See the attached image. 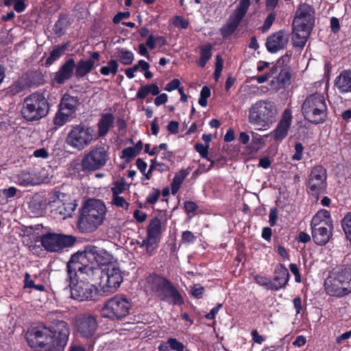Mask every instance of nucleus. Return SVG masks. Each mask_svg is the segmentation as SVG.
Wrapping results in <instances>:
<instances>
[{
	"label": "nucleus",
	"mask_w": 351,
	"mask_h": 351,
	"mask_svg": "<svg viewBox=\"0 0 351 351\" xmlns=\"http://www.w3.org/2000/svg\"><path fill=\"white\" fill-rule=\"evenodd\" d=\"M66 321L53 319L49 324H39L29 332L27 342L34 351H64L70 336Z\"/></svg>",
	"instance_id": "obj_1"
},
{
	"label": "nucleus",
	"mask_w": 351,
	"mask_h": 351,
	"mask_svg": "<svg viewBox=\"0 0 351 351\" xmlns=\"http://www.w3.org/2000/svg\"><path fill=\"white\" fill-rule=\"evenodd\" d=\"M70 260L66 263V282L70 288L71 296L78 301H91L97 295V289L90 283L95 279L90 267L74 269V265L70 268Z\"/></svg>",
	"instance_id": "obj_2"
},
{
	"label": "nucleus",
	"mask_w": 351,
	"mask_h": 351,
	"mask_svg": "<svg viewBox=\"0 0 351 351\" xmlns=\"http://www.w3.org/2000/svg\"><path fill=\"white\" fill-rule=\"evenodd\" d=\"M145 287L158 301L173 306L184 304V298L173 282L162 274L152 271L146 274Z\"/></svg>",
	"instance_id": "obj_3"
},
{
	"label": "nucleus",
	"mask_w": 351,
	"mask_h": 351,
	"mask_svg": "<svg viewBox=\"0 0 351 351\" xmlns=\"http://www.w3.org/2000/svg\"><path fill=\"white\" fill-rule=\"evenodd\" d=\"M315 21V10L307 3L298 5L292 23V42L294 47L303 49Z\"/></svg>",
	"instance_id": "obj_4"
},
{
	"label": "nucleus",
	"mask_w": 351,
	"mask_h": 351,
	"mask_svg": "<svg viewBox=\"0 0 351 351\" xmlns=\"http://www.w3.org/2000/svg\"><path fill=\"white\" fill-rule=\"evenodd\" d=\"M112 256L105 249L95 245H86L83 251H77L70 258V268L75 269L90 267L94 275L99 271V266L108 267L112 263Z\"/></svg>",
	"instance_id": "obj_5"
},
{
	"label": "nucleus",
	"mask_w": 351,
	"mask_h": 351,
	"mask_svg": "<svg viewBox=\"0 0 351 351\" xmlns=\"http://www.w3.org/2000/svg\"><path fill=\"white\" fill-rule=\"evenodd\" d=\"M106 214L104 202L99 199H89L80 209L77 227L82 232L95 231L102 224Z\"/></svg>",
	"instance_id": "obj_6"
},
{
	"label": "nucleus",
	"mask_w": 351,
	"mask_h": 351,
	"mask_svg": "<svg viewBox=\"0 0 351 351\" xmlns=\"http://www.w3.org/2000/svg\"><path fill=\"white\" fill-rule=\"evenodd\" d=\"M328 294L343 297L351 293V265H344L331 271L324 282Z\"/></svg>",
	"instance_id": "obj_7"
},
{
	"label": "nucleus",
	"mask_w": 351,
	"mask_h": 351,
	"mask_svg": "<svg viewBox=\"0 0 351 351\" xmlns=\"http://www.w3.org/2000/svg\"><path fill=\"white\" fill-rule=\"evenodd\" d=\"M49 110V102L44 94L36 92L24 99L21 112L25 121L36 122L46 117Z\"/></svg>",
	"instance_id": "obj_8"
},
{
	"label": "nucleus",
	"mask_w": 351,
	"mask_h": 351,
	"mask_svg": "<svg viewBox=\"0 0 351 351\" xmlns=\"http://www.w3.org/2000/svg\"><path fill=\"white\" fill-rule=\"evenodd\" d=\"M302 112L305 120L310 123H325L328 119V106L324 95L315 93L307 96L302 104Z\"/></svg>",
	"instance_id": "obj_9"
},
{
	"label": "nucleus",
	"mask_w": 351,
	"mask_h": 351,
	"mask_svg": "<svg viewBox=\"0 0 351 351\" xmlns=\"http://www.w3.org/2000/svg\"><path fill=\"white\" fill-rule=\"evenodd\" d=\"M277 110L274 103L267 100H260L249 108L248 121L252 125L268 128L275 121Z\"/></svg>",
	"instance_id": "obj_10"
},
{
	"label": "nucleus",
	"mask_w": 351,
	"mask_h": 351,
	"mask_svg": "<svg viewBox=\"0 0 351 351\" xmlns=\"http://www.w3.org/2000/svg\"><path fill=\"white\" fill-rule=\"evenodd\" d=\"M132 307L130 298L125 294H116L104 302L101 315L110 320H122L129 315Z\"/></svg>",
	"instance_id": "obj_11"
},
{
	"label": "nucleus",
	"mask_w": 351,
	"mask_h": 351,
	"mask_svg": "<svg viewBox=\"0 0 351 351\" xmlns=\"http://www.w3.org/2000/svg\"><path fill=\"white\" fill-rule=\"evenodd\" d=\"M99 324L96 316L80 313L73 319L74 335L88 342L94 343L98 338Z\"/></svg>",
	"instance_id": "obj_12"
},
{
	"label": "nucleus",
	"mask_w": 351,
	"mask_h": 351,
	"mask_svg": "<svg viewBox=\"0 0 351 351\" xmlns=\"http://www.w3.org/2000/svg\"><path fill=\"white\" fill-rule=\"evenodd\" d=\"M95 141H97V137L94 128L80 123L72 127L66 137L65 141L70 147L78 151H82Z\"/></svg>",
	"instance_id": "obj_13"
},
{
	"label": "nucleus",
	"mask_w": 351,
	"mask_h": 351,
	"mask_svg": "<svg viewBox=\"0 0 351 351\" xmlns=\"http://www.w3.org/2000/svg\"><path fill=\"white\" fill-rule=\"evenodd\" d=\"M165 230L162 219L158 216L150 219L147 227L146 237L141 241H136L141 247H145L146 254L152 256L159 247L162 234Z\"/></svg>",
	"instance_id": "obj_14"
},
{
	"label": "nucleus",
	"mask_w": 351,
	"mask_h": 351,
	"mask_svg": "<svg viewBox=\"0 0 351 351\" xmlns=\"http://www.w3.org/2000/svg\"><path fill=\"white\" fill-rule=\"evenodd\" d=\"M327 169L322 165L313 167L308 176L307 181H306L307 193L313 196L316 201L319 199L320 195L327 193Z\"/></svg>",
	"instance_id": "obj_15"
},
{
	"label": "nucleus",
	"mask_w": 351,
	"mask_h": 351,
	"mask_svg": "<svg viewBox=\"0 0 351 351\" xmlns=\"http://www.w3.org/2000/svg\"><path fill=\"white\" fill-rule=\"evenodd\" d=\"M108 149V146L96 145L91 147L88 152L83 155L90 173L105 167L110 159Z\"/></svg>",
	"instance_id": "obj_16"
},
{
	"label": "nucleus",
	"mask_w": 351,
	"mask_h": 351,
	"mask_svg": "<svg viewBox=\"0 0 351 351\" xmlns=\"http://www.w3.org/2000/svg\"><path fill=\"white\" fill-rule=\"evenodd\" d=\"M76 241L75 237L56 233H47L40 238L41 245L49 252H60L73 246Z\"/></svg>",
	"instance_id": "obj_17"
},
{
	"label": "nucleus",
	"mask_w": 351,
	"mask_h": 351,
	"mask_svg": "<svg viewBox=\"0 0 351 351\" xmlns=\"http://www.w3.org/2000/svg\"><path fill=\"white\" fill-rule=\"evenodd\" d=\"M123 280V273L119 267L114 265H110L103 269L101 276V284L103 289L109 292H114L121 285Z\"/></svg>",
	"instance_id": "obj_18"
},
{
	"label": "nucleus",
	"mask_w": 351,
	"mask_h": 351,
	"mask_svg": "<svg viewBox=\"0 0 351 351\" xmlns=\"http://www.w3.org/2000/svg\"><path fill=\"white\" fill-rule=\"evenodd\" d=\"M289 38V32L286 29H280L267 37L265 47L269 53H277L287 47Z\"/></svg>",
	"instance_id": "obj_19"
},
{
	"label": "nucleus",
	"mask_w": 351,
	"mask_h": 351,
	"mask_svg": "<svg viewBox=\"0 0 351 351\" xmlns=\"http://www.w3.org/2000/svg\"><path fill=\"white\" fill-rule=\"evenodd\" d=\"M75 61L73 58H69L62 62L59 70L55 73L52 82L59 85L64 84L72 78L75 74Z\"/></svg>",
	"instance_id": "obj_20"
},
{
	"label": "nucleus",
	"mask_w": 351,
	"mask_h": 351,
	"mask_svg": "<svg viewBox=\"0 0 351 351\" xmlns=\"http://www.w3.org/2000/svg\"><path fill=\"white\" fill-rule=\"evenodd\" d=\"M292 112L290 108H285L282 114V118L273 131L275 141H282L286 138L288 131L292 123Z\"/></svg>",
	"instance_id": "obj_21"
},
{
	"label": "nucleus",
	"mask_w": 351,
	"mask_h": 351,
	"mask_svg": "<svg viewBox=\"0 0 351 351\" xmlns=\"http://www.w3.org/2000/svg\"><path fill=\"white\" fill-rule=\"evenodd\" d=\"M313 241L318 245H325L332 237L333 228L327 225L311 226Z\"/></svg>",
	"instance_id": "obj_22"
},
{
	"label": "nucleus",
	"mask_w": 351,
	"mask_h": 351,
	"mask_svg": "<svg viewBox=\"0 0 351 351\" xmlns=\"http://www.w3.org/2000/svg\"><path fill=\"white\" fill-rule=\"evenodd\" d=\"M275 276L271 286L272 291H278L285 288L289 280V273L286 266L279 264L274 270Z\"/></svg>",
	"instance_id": "obj_23"
},
{
	"label": "nucleus",
	"mask_w": 351,
	"mask_h": 351,
	"mask_svg": "<svg viewBox=\"0 0 351 351\" xmlns=\"http://www.w3.org/2000/svg\"><path fill=\"white\" fill-rule=\"evenodd\" d=\"M67 171L72 178L77 179H82L90 173L83 156L82 160L73 159L69 165Z\"/></svg>",
	"instance_id": "obj_24"
},
{
	"label": "nucleus",
	"mask_w": 351,
	"mask_h": 351,
	"mask_svg": "<svg viewBox=\"0 0 351 351\" xmlns=\"http://www.w3.org/2000/svg\"><path fill=\"white\" fill-rule=\"evenodd\" d=\"M114 121V117L111 112H104L101 114V118L99 120L97 126V132L96 134L97 140L98 138H104L113 128Z\"/></svg>",
	"instance_id": "obj_25"
},
{
	"label": "nucleus",
	"mask_w": 351,
	"mask_h": 351,
	"mask_svg": "<svg viewBox=\"0 0 351 351\" xmlns=\"http://www.w3.org/2000/svg\"><path fill=\"white\" fill-rule=\"evenodd\" d=\"M335 86L341 94L351 93V70H345L335 78Z\"/></svg>",
	"instance_id": "obj_26"
},
{
	"label": "nucleus",
	"mask_w": 351,
	"mask_h": 351,
	"mask_svg": "<svg viewBox=\"0 0 351 351\" xmlns=\"http://www.w3.org/2000/svg\"><path fill=\"white\" fill-rule=\"evenodd\" d=\"M241 19L231 14L229 16L226 23L219 29V32L222 38L226 39L231 36L239 28V26L241 25Z\"/></svg>",
	"instance_id": "obj_27"
},
{
	"label": "nucleus",
	"mask_w": 351,
	"mask_h": 351,
	"mask_svg": "<svg viewBox=\"0 0 351 351\" xmlns=\"http://www.w3.org/2000/svg\"><path fill=\"white\" fill-rule=\"evenodd\" d=\"M272 80L273 83H276L279 88H285L291 84V67L290 66H285L282 69H280L278 72L274 75Z\"/></svg>",
	"instance_id": "obj_28"
},
{
	"label": "nucleus",
	"mask_w": 351,
	"mask_h": 351,
	"mask_svg": "<svg viewBox=\"0 0 351 351\" xmlns=\"http://www.w3.org/2000/svg\"><path fill=\"white\" fill-rule=\"evenodd\" d=\"M95 62L93 60H80L75 63V76L80 80L90 73L95 68Z\"/></svg>",
	"instance_id": "obj_29"
},
{
	"label": "nucleus",
	"mask_w": 351,
	"mask_h": 351,
	"mask_svg": "<svg viewBox=\"0 0 351 351\" xmlns=\"http://www.w3.org/2000/svg\"><path fill=\"white\" fill-rule=\"evenodd\" d=\"M327 225L333 228L332 219L330 211L322 209L318 210L311 221V226Z\"/></svg>",
	"instance_id": "obj_30"
},
{
	"label": "nucleus",
	"mask_w": 351,
	"mask_h": 351,
	"mask_svg": "<svg viewBox=\"0 0 351 351\" xmlns=\"http://www.w3.org/2000/svg\"><path fill=\"white\" fill-rule=\"evenodd\" d=\"M80 104V100L77 97L71 96L69 94H64L60 102L59 107L60 109L66 110L71 116L74 113L77 106Z\"/></svg>",
	"instance_id": "obj_31"
},
{
	"label": "nucleus",
	"mask_w": 351,
	"mask_h": 351,
	"mask_svg": "<svg viewBox=\"0 0 351 351\" xmlns=\"http://www.w3.org/2000/svg\"><path fill=\"white\" fill-rule=\"evenodd\" d=\"M199 58L196 60L197 64L200 68H204L207 62L213 56V45L208 43L204 45L199 46Z\"/></svg>",
	"instance_id": "obj_32"
},
{
	"label": "nucleus",
	"mask_w": 351,
	"mask_h": 351,
	"mask_svg": "<svg viewBox=\"0 0 351 351\" xmlns=\"http://www.w3.org/2000/svg\"><path fill=\"white\" fill-rule=\"evenodd\" d=\"M25 76V81L28 87L38 86L45 82V75L40 71H31L23 75Z\"/></svg>",
	"instance_id": "obj_33"
},
{
	"label": "nucleus",
	"mask_w": 351,
	"mask_h": 351,
	"mask_svg": "<svg viewBox=\"0 0 351 351\" xmlns=\"http://www.w3.org/2000/svg\"><path fill=\"white\" fill-rule=\"evenodd\" d=\"M68 44H59L53 47V50L50 52L49 57L47 58L45 65L47 68H49L56 61H57L64 53V51L66 50Z\"/></svg>",
	"instance_id": "obj_34"
},
{
	"label": "nucleus",
	"mask_w": 351,
	"mask_h": 351,
	"mask_svg": "<svg viewBox=\"0 0 351 351\" xmlns=\"http://www.w3.org/2000/svg\"><path fill=\"white\" fill-rule=\"evenodd\" d=\"M189 173V169H182L174 175L171 181V184H170V186H171L172 195H176L178 192L181 184Z\"/></svg>",
	"instance_id": "obj_35"
},
{
	"label": "nucleus",
	"mask_w": 351,
	"mask_h": 351,
	"mask_svg": "<svg viewBox=\"0 0 351 351\" xmlns=\"http://www.w3.org/2000/svg\"><path fill=\"white\" fill-rule=\"evenodd\" d=\"M119 63L117 60L110 59L107 62L106 65L102 66L99 70L102 75L108 76L110 74L116 75L119 70Z\"/></svg>",
	"instance_id": "obj_36"
},
{
	"label": "nucleus",
	"mask_w": 351,
	"mask_h": 351,
	"mask_svg": "<svg viewBox=\"0 0 351 351\" xmlns=\"http://www.w3.org/2000/svg\"><path fill=\"white\" fill-rule=\"evenodd\" d=\"M250 5V0H240L239 5L237 6L236 9L234 10L232 14L242 21V19L245 16Z\"/></svg>",
	"instance_id": "obj_37"
},
{
	"label": "nucleus",
	"mask_w": 351,
	"mask_h": 351,
	"mask_svg": "<svg viewBox=\"0 0 351 351\" xmlns=\"http://www.w3.org/2000/svg\"><path fill=\"white\" fill-rule=\"evenodd\" d=\"M16 182L23 186H34L35 179L32 175L26 171H21L16 176Z\"/></svg>",
	"instance_id": "obj_38"
},
{
	"label": "nucleus",
	"mask_w": 351,
	"mask_h": 351,
	"mask_svg": "<svg viewBox=\"0 0 351 351\" xmlns=\"http://www.w3.org/2000/svg\"><path fill=\"white\" fill-rule=\"evenodd\" d=\"M64 110L60 109L59 106V109H58L56 114L53 118V122L56 125V128L63 126L71 117L68 112H64Z\"/></svg>",
	"instance_id": "obj_39"
},
{
	"label": "nucleus",
	"mask_w": 351,
	"mask_h": 351,
	"mask_svg": "<svg viewBox=\"0 0 351 351\" xmlns=\"http://www.w3.org/2000/svg\"><path fill=\"white\" fill-rule=\"evenodd\" d=\"M341 225L346 239L351 244V212L348 213L341 219Z\"/></svg>",
	"instance_id": "obj_40"
},
{
	"label": "nucleus",
	"mask_w": 351,
	"mask_h": 351,
	"mask_svg": "<svg viewBox=\"0 0 351 351\" xmlns=\"http://www.w3.org/2000/svg\"><path fill=\"white\" fill-rule=\"evenodd\" d=\"M119 60L125 65L131 64L134 60V53L126 49H121L117 56Z\"/></svg>",
	"instance_id": "obj_41"
},
{
	"label": "nucleus",
	"mask_w": 351,
	"mask_h": 351,
	"mask_svg": "<svg viewBox=\"0 0 351 351\" xmlns=\"http://www.w3.org/2000/svg\"><path fill=\"white\" fill-rule=\"evenodd\" d=\"M77 205V204L73 202H63L61 206H59V213L65 217H71Z\"/></svg>",
	"instance_id": "obj_42"
},
{
	"label": "nucleus",
	"mask_w": 351,
	"mask_h": 351,
	"mask_svg": "<svg viewBox=\"0 0 351 351\" xmlns=\"http://www.w3.org/2000/svg\"><path fill=\"white\" fill-rule=\"evenodd\" d=\"M3 3L8 7L14 5V10L17 13L23 12L27 8L25 0H3Z\"/></svg>",
	"instance_id": "obj_43"
},
{
	"label": "nucleus",
	"mask_w": 351,
	"mask_h": 351,
	"mask_svg": "<svg viewBox=\"0 0 351 351\" xmlns=\"http://www.w3.org/2000/svg\"><path fill=\"white\" fill-rule=\"evenodd\" d=\"M291 58V53L286 52L284 56L280 57L276 62V63L273 65L271 68L272 69V72H274L276 74L280 68H283V66H289L288 63L290 61Z\"/></svg>",
	"instance_id": "obj_44"
},
{
	"label": "nucleus",
	"mask_w": 351,
	"mask_h": 351,
	"mask_svg": "<svg viewBox=\"0 0 351 351\" xmlns=\"http://www.w3.org/2000/svg\"><path fill=\"white\" fill-rule=\"evenodd\" d=\"M276 16L277 12L276 10H270V12L267 14L263 21V25L262 26L263 32H266L271 28L275 21Z\"/></svg>",
	"instance_id": "obj_45"
},
{
	"label": "nucleus",
	"mask_w": 351,
	"mask_h": 351,
	"mask_svg": "<svg viewBox=\"0 0 351 351\" xmlns=\"http://www.w3.org/2000/svg\"><path fill=\"white\" fill-rule=\"evenodd\" d=\"M126 189L125 182L123 180L113 182V186L111 188L112 197L119 196Z\"/></svg>",
	"instance_id": "obj_46"
},
{
	"label": "nucleus",
	"mask_w": 351,
	"mask_h": 351,
	"mask_svg": "<svg viewBox=\"0 0 351 351\" xmlns=\"http://www.w3.org/2000/svg\"><path fill=\"white\" fill-rule=\"evenodd\" d=\"M64 16H60L59 19L54 25L53 30L58 36H61L65 34L66 25L64 23Z\"/></svg>",
	"instance_id": "obj_47"
},
{
	"label": "nucleus",
	"mask_w": 351,
	"mask_h": 351,
	"mask_svg": "<svg viewBox=\"0 0 351 351\" xmlns=\"http://www.w3.org/2000/svg\"><path fill=\"white\" fill-rule=\"evenodd\" d=\"M295 154L291 156L292 161H300L303 158L304 147L303 145L300 143H295L294 145Z\"/></svg>",
	"instance_id": "obj_48"
},
{
	"label": "nucleus",
	"mask_w": 351,
	"mask_h": 351,
	"mask_svg": "<svg viewBox=\"0 0 351 351\" xmlns=\"http://www.w3.org/2000/svg\"><path fill=\"white\" fill-rule=\"evenodd\" d=\"M254 280L260 286L271 290V286L273 283L269 278L265 277V276H259V274H257L256 276H254Z\"/></svg>",
	"instance_id": "obj_49"
},
{
	"label": "nucleus",
	"mask_w": 351,
	"mask_h": 351,
	"mask_svg": "<svg viewBox=\"0 0 351 351\" xmlns=\"http://www.w3.org/2000/svg\"><path fill=\"white\" fill-rule=\"evenodd\" d=\"M208 149L209 145H204L199 143L195 144V150L199 153L202 158H206L208 161H213L212 159L208 157Z\"/></svg>",
	"instance_id": "obj_50"
},
{
	"label": "nucleus",
	"mask_w": 351,
	"mask_h": 351,
	"mask_svg": "<svg viewBox=\"0 0 351 351\" xmlns=\"http://www.w3.org/2000/svg\"><path fill=\"white\" fill-rule=\"evenodd\" d=\"M172 24L176 27L187 29L189 25V21L182 16H176L172 20Z\"/></svg>",
	"instance_id": "obj_51"
},
{
	"label": "nucleus",
	"mask_w": 351,
	"mask_h": 351,
	"mask_svg": "<svg viewBox=\"0 0 351 351\" xmlns=\"http://www.w3.org/2000/svg\"><path fill=\"white\" fill-rule=\"evenodd\" d=\"M112 204L117 208H121L125 210H128L130 206V204L126 201V199L121 196L112 197Z\"/></svg>",
	"instance_id": "obj_52"
},
{
	"label": "nucleus",
	"mask_w": 351,
	"mask_h": 351,
	"mask_svg": "<svg viewBox=\"0 0 351 351\" xmlns=\"http://www.w3.org/2000/svg\"><path fill=\"white\" fill-rule=\"evenodd\" d=\"M27 87H28V86L27 85L26 82L25 83H23L22 81H16V82H14L12 84V85L11 86L10 91H11L12 94L14 95H17V94L21 93Z\"/></svg>",
	"instance_id": "obj_53"
},
{
	"label": "nucleus",
	"mask_w": 351,
	"mask_h": 351,
	"mask_svg": "<svg viewBox=\"0 0 351 351\" xmlns=\"http://www.w3.org/2000/svg\"><path fill=\"white\" fill-rule=\"evenodd\" d=\"M167 343L169 344L170 349L175 351H184V346L182 342L179 341L177 339L170 337L167 340Z\"/></svg>",
	"instance_id": "obj_54"
},
{
	"label": "nucleus",
	"mask_w": 351,
	"mask_h": 351,
	"mask_svg": "<svg viewBox=\"0 0 351 351\" xmlns=\"http://www.w3.org/2000/svg\"><path fill=\"white\" fill-rule=\"evenodd\" d=\"M161 192L158 189H152L146 198V202L149 204H154L158 200Z\"/></svg>",
	"instance_id": "obj_55"
},
{
	"label": "nucleus",
	"mask_w": 351,
	"mask_h": 351,
	"mask_svg": "<svg viewBox=\"0 0 351 351\" xmlns=\"http://www.w3.org/2000/svg\"><path fill=\"white\" fill-rule=\"evenodd\" d=\"M137 155V153L132 147H128L123 149L121 157L124 158L126 161H130V160L134 158Z\"/></svg>",
	"instance_id": "obj_56"
},
{
	"label": "nucleus",
	"mask_w": 351,
	"mask_h": 351,
	"mask_svg": "<svg viewBox=\"0 0 351 351\" xmlns=\"http://www.w3.org/2000/svg\"><path fill=\"white\" fill-rule=\"evenodd\" d=\"M204 290L205 289L204 287L199 284H196L191 288V293L193 296H194L197 300H199V298H202Z\"/></svg>",
	"instance_id": "obj_57"
},
{
	"label": "nucleus",
	"mask_w": 351,
	"mask_h": 351,
	"mask_svg": "<svg viewBox=\"0 0 351 351\" xmlns=\"http://www.w3.org/2000/svg\"><path fill=\"white\" fill-rule=\"evenodd\" d=\"M150 94V89L149 88V84L141 86L139 87L136 97L140 99H145Z\"/></svg>",
	"instance_id": "obj_58"
},
{
	"label": "nucleus",
	"mask_w": 351,
	"mask_h": 351,
	"mask_svg": "<svg viewBox=\"0 0 351 351\" xmlns=\"http://www.w3.org/2000/svg\"><path fill=\"white\" fill-rule=\"evenodd\" d=\"M278 219V210L277 207H272L269 210V223L270 226H274Z\"/></svg>",
	"instance_id": "obj_59"
},
{
	"label": "nucleus",
	"mask_w": 351,
	"mask_h": 351,
	"mask_svg": "<svg viewBox=\"0 0 351 351\" xmlns=\"http://www.w3.org/2000/svg\"><path fill=\"white\" fill-rule=\"evenodd\" d=\"M196 237L191 230H184L182 234V241L184 243H194Z\"/></svg>",
	"instance_id": "obj_60"
},
{
	"label": "nucleus",
	"mask_w": 351,
	"mask_h": 351,
	"mask_svg": "<svg viewBox=\"0 0 351 351\" xmlns=\"http://www.w3.org/2000/svg\"><path fill=\"white\" fill-rule=\"evenodd\" d=\"M210 165L208 168H206V166L204 165H199L198 167L195 169V171L193 172V177H197L199 175H201L203 173L207 172L210 171L214 165V160H210Z\"/></svg>",
	"instance_id": "obj_61"
},
{
	"label": "nucleus",
	"mask_w": 351,
	"mask_h": 351,
	"mask_svg": "<svg viewBox=\"0 0 351 351\" xmlns=\"http://www.w3.org/2000/svg\"><path fill=\"white\" fill-rule=\"evenodd\" d=\"M198 206L195 202L186 201L184 203V208L187 214L195 213L197 210Z\"/></svg>",
	"instance_id": "obj_62"
},
{
	"label": "nucleus",
	"mask_w": 351,
	"mask_h": 351,
	"mask_svg": "<svg viewBox=\"0 0 351 351\" xmlns=\"http://www.w3.org/2000/svg\"><path fill=\"white\" fill-rule=\"evenodd\" d=\"M341 26L339 23V19L336 16H332L330 18V31L333 34H337L340 31Z\"/></svg>",
	"instance_id": "obj_63"
},
{
	"label": "nucleus",
	"mask_w": 351,
	"mask_h": 351,
	"mask_svg": "<svg viewBox=\"0 0 351 351\" xmlns=\"http://www.w3.org/2000/svg\"><path fill=\"white\" fill-rule=\"evenodd\" d=\"M275 74L274 72H272V69H271L269 72L259 76L253 77L252 79L256 80L258 83L262 84L265 82L269 80V78L272 77Z\"/></svg>",
	"instance_id": "obj_64"
}]
</instances>
